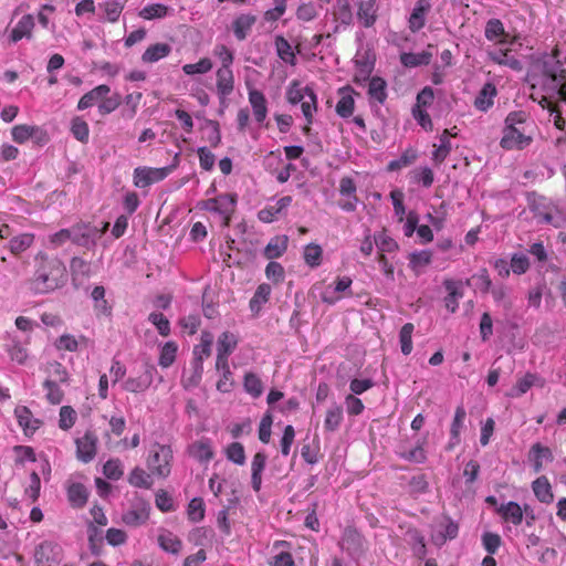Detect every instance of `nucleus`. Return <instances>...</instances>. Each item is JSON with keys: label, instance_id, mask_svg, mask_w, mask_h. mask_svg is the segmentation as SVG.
<instances>
[{"label": "nucleus", "instance_id": "nucleus-35", "mask_svg": "<svg viewBox=\"0 0 566 566\" xmlns=\"http://www.w3.org/2000/svg\"><path fill=\"white\" fill-rule=\"evenodd\" d=\"M256 22V17L254 14H240L232 22V30L234 36L239 41H243L247 39L249 31Z\"/></svg>", "mask_w": 566, "mask_h": 566}, {"label": "nucleus", "instance_id": "nucleus-9", "mask_svg": "<svg viewBox=\"0 0 566 566\" xmlns=\"http://www.w3.org/2000/svg\"><path fill=\"white\" fill-rule=\"evenodd\" d=\"M98 437L93 430H86L82 437L75 439L76 458L83 463L91 462L97 453Z\"/></svg>", "mask_w": 566, "mask_h": 566}, {"label": "nucleus", "instance_id": "nucleus-42", "mask_svg": "<svg viewBox=\"0 0 566 566\" xmlns=\"http://www.w3.org/2000/svg\"><path fill=\"white\" fill-rule=\"evenodd\" d=\"M275 49L277 56L286 64L295 66L297 63L296 54L292 49V45L283 35L275 36Z\"/></svg>", "mask_w": 566, "mask_h": 566}, {"label": "nucleus", "instance_id": "nucleus-51", "mask_svg": "<svg viewBox=\"0 0 566 566\" xmlns=\"http://www.w3.org/2000/svg\"><path fill=\"white\" fill-rule=\"evenodd\" d=\"M34 242L33 233H21L9 241V250L12 254L19 255L27 251Z\"/></svg>", "mask_w": 566, "mask_h": 566}, {"label": "nucleus", "instance_id": "nucleus-27", "mask_svg": "<svg viewBox=\"0 0 566 566\" xmlns=\"http://www.w3.org/2000/svg\"><path fill=\"white\" fill-rule=\"evenodd\" d=\"M333 18L337 25L334 32H338L339 27H349L353 22V12L348 0H336L333 9Z\"/></svg>", "mask_w": 566, "mask_h": 566}, {"label": "nucleus", "instance_id": "nucleus-10", "mask_svg": "<svg viewBox=\"0 0 566 566\" xmlns=\"http://www.w3.org/2000/svg\"><path fill=\"white\" fill-rule=\"evenodd\" d=\"M431 9V0H416L407 20L408 29L411 33H417L424 28Z\"/></svg>", "mask_w": 566, "mask_h": 566}, {"label": "nucleus", "instance_id": "nucleus-2", "mask_svg": "<svg viewBox=\"0 0 566 566\" xmlns=\"http://www.w3.org/2000/svg\"><path fill=\"white\" fill-rule=\"evenodd\" d=\"M34 264L33 276L27 282L32 293L48 294L65 284L66 268L57 256L39 251L34 256Z\"/></svg>", "mask_w": 566, "mask_h": 566}, {"label": "nucleus", "instance_id": "nucleus-33", "mask_svg": "<svg viewBox=\"0 0 566 566\" xmlns=\"http://www.w3.org/2000/svg\"><path fill=\"white\" fill-rule=\"evenodd\" d=\"M497 513L504 522L512 523L515 526L523 522V510L521 505L514 501L502 504L497 509Z\"/></svg>", "mask_w": 566, "mask_h": 566}, {"label": "nucleus", "instance_id": "nucleus-19", "mask_svg": "<svg viewBox=\"0 0 566 566\" xmlns=\"http://www.w3.org/2000/svg\"><path fill=\"white\" fill-rule=\"evenodd\" d=\"M454 129H457V127H453L452 129H444L439 137L440 145H433L436 149L432 153V161L436 166H440L449 156L452 149L449 137H455L458 135L457 132H453Z\"/></svg>", "mask_w": 566, "mask_h": 566}, {"label": "nucleus", "instance_id": "nucleus-36", "mask_svg": "<svg viewBox=\"0 0 566 566\" xmlns=\"http://www.w3.org/2000/svg\"><path fill=\"white\" fill-rule=\"evenodd\" d=\"M92 300L94 302V311L97 317H111L112 316V306L108 304L105 298V289L102 285H97L92 291Z\"/></svg>", "mask_w": 566, "mask_h": 566}, {"label": "nucleus", "instance_id": "nucleus-5", "mask_svg": "<svg viewBox=\"0 0 566 566\" xmlns=\"http://www.w3.org/2000/svg\"><path fill=\"white\" fill-rule=\"evenodd\" d=\"M109 223L105 222L102 228L91 223H77L72 227V242L91 249L96 241L107 231Z\"/></svg>", "mask_w": 566, "mask_h": 566}, {"label": "nucleus", "instance_id": "nucleus-12", "mask_svg": "<svg viewBox=\"0 0 566 566\" xmlns=\"http://www.w3.org/2000/svg\"><path fill=\"white\" fill-rule=\"evenodd\" d=\"M155 373L156 368L154 366H146L142 375L127 378L122 385L123 389L133 394L146 391L153 384Z\"/></svg>", "mask_w": 566, "mask_h": 566}, {"label": "nucleus", "instance_id": "nucleus-46", "mask_svg": "<svg viewBox=\"0 0 566 566\" xmlns=\"http://www.w3.org/2000/svg\"><path fill=\"white\" fill-rule=\"evenodd\" d=\"M343 418V407L340 405L334 403L326 411L324 419V429L329 432L338 430V428L342 424Z\"/></svg>", "mask_w": 566, "mask_h": 566}, {"label": "nucleus", "instance_id": "nucleus-22", "mask_svg": "<svg viewBox=\"0 0 566 566\" xmlns=\"http://www.w3.org/2000/svg\"><path fill=\"white\" fill-rule=\"evenodd\" d=\"M188 453L199 462H209L214 457L211 440L201 438L188 447Z\"/></svg>", "mask_w": 566, "mask_h": 566}, {"label": "nucleus", "instance_id": "nucleus-48", "mask_svg": "<svg viewBox=\"0 0 566 566\" xmlns=\"http://www.w3.org/2000/svg\"><path fill=\"white\" fill-rule=\"evenodd\" d=\"M151 473L146 472L144 469L136 467L134 468L128 475V483L132 486L140 488V489H150L153 486Z\"/></svg>", "mask_w": 566, "mask_h": 566}, {"label": "nucleus", "instance_id": "nucleus-60", "mask_svg": "<svg viewBox=\"0 0 566 566\" xmlns=\"http://www.w3.org/2000/svg\"><path fill=\"white\" fill-rule=\"evenodd\" d=\"M99 7L103 9L106 20L111 23L117 22L124 10V4L117 0L106 1L101 3Z\"/></svg>", "mask_w": 566, "mask_h": 566}, {"label": "nucleus", "instance_id": "nucleus-6", "mask_svg": "<svg viewBox=\"0 0 566 566\" xmlns=\"http://www.w3.org/2000/svg\"><path fill=\"white\" fill-rule=\"evenodd\" d=\"M237 203L235 195L222 193L216 198L207 199L200 202L202 209L217 212L223 218V226L228 227L231 220V214L234 211Z\"/></svg>", "mask_w": 566, "mask_h": 566}, {"label": "nucleus", "instance_id": "nucleus-31", "mask_svg": "<svg viewBox=\"0 0 566 566\" xmlns=\"http://www.w3.org/2000/svg\"><path fill=\"white\" fill-rule=\"evenodd\" d=\"M111 87L106 84H101L85 93L77 103L80 111L86 109L95 104H99L101 99L108 95Z\"/></svg>", "mask_w": 566, "mask_h": 566}, {"label": "nucleus", "instance_id": "nucleus-50", "mask_svg": "<svg viewBox=\"0 0 566 566\" xmlns=\"http://www.w3.org/2000/svg\"><path fill=\"white\" fill-rule=\"evenodd\" d=\"M67 497L72 506L83 507L88 497L87 489L81 483H73L67 489Z\"/></svg>", "mask_w": 566, "mask_h": 566}, {"label": "nucleus", "instance_id": "nucleus-55", "mask_svg": "<svg viewBox=\"0 0 566 566\" xmlns=\"http://www.w3.org/2000/svg\"><path fill=\"white\" fill-rule=\"evenodd\" d=\"M303 259H304V262L310 268L319 266L322 263V259H323V250H322L321 245H318L316 243L307 244L304 248Z\"/></svg>", "mask_w": 566, "mask_h": 566}, {"label": "nucleus", "instance_id": "nucleus-18", "mask_svg": "<svg viewBox=\"0 0 566 566\" xmlns=\"http://www.w3.org/2000/svg\"><path fill=\"white\" fill-rule=\"evenodd\" d=\"M489 59L499 64L507 66L514 71H521L523 69L522 62L512 54V50L506 49H494L488 52Z\"/></svg>", "mask_w": 566, "mask_h": 566}, {"label": "nucleus", "instance_id": "nucleus-38", "mask_svg": "<svg viewBox=\"0 0 566 566\" xmlns=\"http://www.w3.org/2000/svg\"><path fill=\"white\" fill-rule=\"evenodd\" d=\"M409 268L411 271L419 276L424 272V269L432 262V253L429 250H422L412 252L408 256Z\"/></svg>", "mask_w": 566, "mask_h": 566}, {"label": "nucleus", "instance_id": "nucleus-15", "mask_svg": "<svg viewBox=\"0 0 566 566\" xmlns=\"http://www.w3.org/2000/svg\"><path fill=\"white\" fill-rule=\"evenodd\" d=\"M405 542L410 546L412 554L418 559H423L427 555V545L423 534L413 526H407L403 533Z\"/></svg>", "mask_w": 566, "mask_h": 566}, {"label": "nucleus", "instance_id": "nucleus-28", "mask_svg": "<svg viewBox=\"0 0 566 566\" xmlns=\"http://www.w3.org/2000/svg\"><path fill=\"white\" fill-rule=\"evenodd\" d=\"M70 271L72 275V280L84 281L91 277L94 274V270L92 263L90 261L84 260L80 256H73L70 261Z\"/></svg>", "mask_w": 566, "mask_h": 566}, {"label": "nucleus", "instance_id": "nucleus-64", "mask_svg": "<svg viewBox=\"0 0 566 566\" xmlns=\"http://www.w3.org/2000/svg\"><path fill=\"white\" fill-rule=\"evenodd\" d=\"M226 457L229 461L243 465L245 463L244 447L240 442H232L226 449Z\"/></svg>", "mask_w": 566, "mask_h": 566}, {"label": "nucleus", "instance_id": "nucleus-7", "mask_svg": "<svg viewBox=\"0 0 566 566\" xmlns=\"http://www.w3.org/2000/svg\"><path fill=\"white\" fill-rule=\"evenodd\" d=\"M62 559L63 549L59 544L43 542L35 548V566H60Z\"/></svg>", "mask_w": 566, "mask_h": 566}, {"label": "nucleus", "instance_id": "nucleus-53", "mask_svg": "<svg viewBox=\"0 0 566 566\" xmlns=\"http://www.w3.org/2000/svg\"><path fill=\"white\" fill-rule=\"evenodd\" d=\"M149 517V512L146 509H133L128 510L122 515V521L124 524L133 527L140 526L147 522Z\"/></svg>", "mask_w": 566, "mask_h": 566}, {"label": "nucleus", "instance_id": "nucleus-49", "mask_svg": "<svg viewBox=\"0 0 566 566\" xmlns=\"http://www.w3.org/2000/svg\"><path fill=\"white\" fill-rule=\"evenodd\" d=\"M431 57L432 54L426 51L420 53L405 52L400 54V62L406 67H417L420 65H428Z\"/></svg>", "mask_w": 566, "mask_h": 566}, {"label": "nucleus", "instance_id": "nucleus-29", "mask_svg": "<svg viewBox=\"0 0 566 566\" xmlns=\"http://www.w3.org/2000/svg\"><path fill=\"white\" fill-rule=\"evenodd\" d=\"M217 91L220 96H228L234 88V75L231 67H219L216 72Z\"/></svg>", "mask_w": 566, "mask_h": 566}, {"label": "nucleus", "instance_id": "nucleus-30", "mask_svg": "<svg viewBox=\"0 0 566 566\" xmlns=\"http://www.w3.org/2000/svg\"><path fill=\"white\" fill-rule=\"evenodd\" d=\"M34 18L32 14L23 15L10 33V40L13 43L22 40L23 38L31 39L34 29Z\"/></svg>", "mask_w": 566, "mask_h": 566}, {"label": "nucleus", "instance_id": "nucleus-13", "mask_svg": "<svg viewBox=\"0 0 566 566\" xmlns=\"http://www.w3.org/2000/svg\"><path fill=\"white\" fill-rule=\"evenodd\" d=\"M339 193L343 197H348V200L339 202L340 209L347 212L356 210L358 197L356 195L357 187L355 180L349 176H344L339 180Z\"/></svg>", "mask_w": 566, "mask_h": 566}, {"label": "nucleus", "instance_id": "nucleus-8", "mask_svg": "<svg viewBox=\"0 0 566 566\" xmlns=\"http://www.w3.org/2000/svg\"><path fill=\"white\" fill-rule=\"evenodd\" d=\"M170 175V168L137 167L134 169L133 182L137 188H146L164 180Z\"/></svg>", "mask_w": 566, "mask_h": 566}, {"label": "nucleus", "instance_id": "nucleus-45", "mask_svg": "<svg viewBox=\"0 0 566 566\" xmlns=\"http://www.w3.org/2000/svg\"><path fill=\"white\" fill-rule=\"evenodd\" d=\"M368 96L369 98L377 101L379 104H384L386 102L387 83L382 77L373 76L369 78Z\"/></svg>", "mask_w": 566, "mask_h": 566}, {"label": "nucleus", "instance_id": "nucleus-43", "mask_svg": "<svg viewBox=\"0 0 566 566\" xmlns=\"http://www.w3.org/2000/svg\"><path fill=\"white\" fill-rule=\"evenodd\" d=\"M557 97H551V96H542L538 101V104L543 108H547L551 114H554V125L559 130H566V120L562 115V112L559 111L557 104H556Z\"/></svg>", "mask_w": 566, "mask_h": 566}, {"label": "nucleus", "instance_id": "nucleus-59", "mask_svg": "<svg viewBox=\"0 0 566 566\" xmlns=\"http://www.w3.org/2000/svg\"><path fill=\"white\" fill-rule=\"evenodd\" d=\"M169 8L163 3H153L139 11V17L145 20L160 19L167 15Z\"/></svg>", "mask_w": 566, "mask_h": 566}, {"label": "nucleus", "instance_id": "nucleus-56", "mask_svg": "<svg viewBox=\"0 0 566 566\" xmlns=\"http://www.w3.org/2000/svg\"><path fill=\"white\" fill-rule=\"evenodd\" d=\"M272 289L269 284L262 283L258 286L253 297L250 301V308L253 312H259L261 306L265 304L271 295Z\"/></svg>", "mask_w": 566, "mask_h": 566}, {"label": "nucleus", "instance_id": "nucleus-40", "mask_svg": "<svg viewBox=\"0 0 566 566\" xmlns=\"http://www.w3.org/2000/svg\"><path fill=\"white\" fill-rule=\"evenodd\" d=\"M287 244L289 238L286 235H276L265 245L263 254L268 260L277 259L285 253Z\"/></svg>", "mask_w": 566, "mask_h": 566}, {"label": "nucleus", "instance_id": "nucleus-44", "mask_svg": "<svg viewBox=\"0 0 566 566\" xmlns=\"http://www.w3.org/2000/svg\"><path fill=\"white\" fill-rule=\"evenodd\" d=\"M496 95V88L493 84L486 83L479 92L474 99V106L476 109L486 112L493 105V98Z\"/></svg>", "mask_w": 566, "mask_h": 566}, {"label": "nucleus", "instance_id": "nucleus-61", "mask_svg": "<svg viewBox=\"0 0 566 566\" xmlns=\"http://www.w3.org/2000/svg\"><path fill=\"white\" fill-rule=\"evenodd\" d=\"M143 98V94L140 92H133L128 95H126L124 103L125 108L123 109V116L132 119L135 117L137 113V108L140 104V101Z\"/></svg>", "mask_w": 566, "mask_h": 566}, {"label": "nucleus", "instance_id": "nucleus-11", "mask_svg": "<svg viewBox=\"0 0 566 566\" xmlns=\"http://www.w3.org/2000/svg\"><path fill=\"white\" fill-rule=\"evenodd\" d=\"M443 286L447 291V295L443 298L446 308L450 313H455L459 308V302L464 296L462 281L446 279Z\"/></svg>", "mask_w": 566, "mask_h": 566}, {"label": "nucleus", "instance_id": "nucleus-58", "mask_svg": "<svg viewBox=\"0 0 566 566\" xmlns=\"http://www.w3.org/2000/svg\"><path fill=\"white\" fill-rule=\"evenodd\" d=\"M238 345V338L230 332H223L217 342V352L231 355Z\"/></svg>", "mask_w": 566, "mask_h": 566}, {"label": "nucleus", "instance_id": "nucleus-26", "mask_svg": "<svg viewBox=\"0 0 566 566\" xmlns=\"http://www.w3.org/2000/svg\"><path fill=\"white\" fill-rule=\"evenodd\" d=\"M249 103L252 107L254 118L258 123H263L268 115V105L264 94L259 90L249 91Z\"/></svg>", "mask_w": 566, "mask_h": 566}, {"label": "nucleus", "instance_id": "nucleus-32", "mask_svg": "<svg viewBox=\"0 0 566 566\" xmlns=\"http://www.w3.org/2000/svg\"><path fill=\"white\" fill-rule=\"evenodd\" d=\"M268 457L264 452H256L251 461V484L255 492L261 490L262 473L266 465Z\"/></svg>", "mask_w": 566, "mask_h": 566}, {"label": "nucleus", "instance_id": "nucleus-20", "mask_svg": "<svg viewBox=\"0 0 566 566\" xmlns=\"http://www.w3.org/2000/svg\"><path fill=\"white\" fill-rule=\"evenodd\" d=\"M484 35L488 41L496 44H507L509 33L505 31L504 24L500 19H490L485 24Z\"/></svg>", "mask_w": 566, "mask_h": 566}, {"label": "nucleus", "instance_id": "nucleus-34", "mask_svg": "<svg viewBox=\"0 0 566 566\" xmlns=\"http://www.w3.org/2000/svg\"><path fill=\"white\" fill-rule=\"evenodd\" d=\"M532 490L539 502L551 504L554 501L552 485L545 475H541L532 482Z\"/></svg>", "mask_w": 566, "mask_h": 566}, {"label": "nucleus", "instance_id": "nucleus-25", "mask_svg": "<svg viewBox=\"0 0 566 566\" xmlns=\"http://www.w3.org/2000/svg\"><path fill=\"white\" fill-rule=\"evenodd\" d=\"M273 549L279 551L270 560V566H295L294 558L291 554V543L286 541H275Z\"/></svg>", "mask_w": 566, "mask_h": 566}, {"label": "nucleus", "instance_id": "nucleus-41", "mask_svg": "<svg viewBox=\"0 0 566 566\" xmlns=\"http://www.w3.org/2000/svg\"><path fill=\"white\" fill-rule=\"evenodd\" d=\"M530 458L533 460V469L535 473H539L542 471L544 459L547 461L554 460L551 449L538 442L532 446L530 450Z\"/></svg>", "mask_w": 566, "mask_h": 566}, {"label": "nucleus", "instance_id": "nucleus-47", "mask_svg": "<svg viewBox=\"0 0 566 566\" xmlns=\"http://www.w3.org/2000/svg\"><path fill=\"white\" fill-rule=\"evenodd\" d=\"M314 90L310 86H302L298 81H292L286 90V99L290 104L296 105L310 96Z\"/></svg>", "mask_w": 566, "mask_h": 566}, {"label": "nucleus", "instance_id": "nucleus-1", "mask_svg": "<svg viewBox=\"0 0 566 566\" xmlns=\"http://www.w3.org/2000/svg\"><path fill=\"white\" fill-rule=\"evenodd\" d=\"M533 87L538 86L546 94L555 97L566 84V53L555 45L549 53H543L533 63Z\"/></svg>", "mask_w": 566, "mask_h": 566}, {"label": "nucleus", "instance_id": "nucleus-63", "mask_svg": "<svg viewBox=\"0 0 566 566\" xmlns=\"http://www.w3.org/2000/svg\"><path fill=\"white\" fill-rule=\"evenodd\" d=\"M415 326L412 323H406L399 333V342L403 355H409L412 350V333Z\"/></svg>", "mask_w": 566, "mask_h": 566}, {"label": "nucleus", "instance_id": "nucleus-21", "mask_svg": "<svg viewBox=\"0 0 566 566\" xmlns=\"http://www.w3.org/2000/svg\"><path fill=\"white\" fill-rule=\"evenodd\" d=\"M292 202V197L285 196L280 198L275 205L265 206L258 212V218L261 222L271 223L277 219L279 214L282 213Z\"/></svg>", "mask_w": 566, "mask_h": 566}, {"label": "nucleus", "instance_id": "nucleus-52", "mask_svg": "<svg viewBox=\"0 0 566 566\" xmlns=\"http://www.w3.org/2000/svg\"><path fill=\"white\" fill-rule=\"evenodd\" d=\"M378 7L366 1L359 3L357 17L365 28H370L377 20Z\"/></svg>", "mask_w": 566, "mask_h": 566}, {"label": "nucleus", "instance_id": "nucleus-24", "mask_svg": "<svg viewBox=\"0 0 566 566\" xmlns=\"http://www.w3.org/2000/svg\"><path fill=\"white\" fill-rule=\"evenodd\" d=\"M213 343V336L210 332L203 331L200 336V343L193 347L192 365L203 366V360L211 355V346Z\"/></svg>", "mask_w": 566, "mask_h": 566}, {"label": "nucleus", "instance_id": "nucleus-62", "mask_svg": "<svg viewBox=\"0 0 566 566\" xmlns=\"http://www.w3.org/2000/svg\"><path fill=\"white\" fill-rule=\"evenodd\" d=\"M212 61L209 57H202L197 63H189L182 66L187 75L206 74L212 70Z\"/></svg>", "mask_w": 566, "mask_h": 566}, {"label": "nucleus", "instance_id": "nucleus-4", "mask_svg": "<svg viewBox=\"0 0 566 566\" xmlns=\"http://www.w3.org/2000/svg\"><path fill=\"white\" fill-rule=\"evenodd\" d=\"M174 461V451L170 446L155 442L151 444L146 464L155 476L166 479L170 475Z\"/></svg>", "mask_w": 566, "mask_h": 566}, {"label": "nucleus", "instance_id": "nucleus-57", "mask_svg": "<svg viewBox=\"0 0 566 566\" xmlns=\"http://www.w3.org/2000/svg\"><path fill=\"white\" fill-rule=\"evenodd\" d=\"M245 391L254 398H258L263 392V384L260 377L254 373H247L243 379Z\"/></svg>", "mask_w": 566, "mask_h": 566}, {"label": "nucleus", "instance_id": "nucleus-37", "mask_svg": "<svg viewBox=\"0 0 566 566\" xmlns=\"http://www.w3.org/2000/svg\"><path fill=\"white\" fill-rule=\"evenodd\" d=\"M467 418V411L462 405L455 408L454 417L450 428V442L449 449H452L454 446L460 443V433L464 426V420Z\"/></svg>", "mask_w": 566, "mask_h": 566}, {"label": "nucleus", "instance_id": "nucleus-17", "mask_svg": "<svg viewBox=\"0 0 566 566\" xmlns=\"http://www.w3.org/2000/svg\"><path fill=\"white\" fill-rule=\"evenodd\" d=\"M355 91L349 86L338 88L339 99L336 104L335 112L342 118H348L355 111Z\"/></svg>", "mask_w": 566, "mask_h": 566}, {"label": "nucleus", "instance_id": "nucleus-54", "mask_svg": "<svg viewBox=\"0 0 566 566\" xmlns=\"http://www.w3.org/2000/svg\"><path fill=\"white\" fill-rule=\"evenodd\" d=\"M159 546L168 553L178 554L181 551L182 543L178 536L171 532H165L158 536Z\"/></svg>", "mask_w": 566, "mask_h": 566}, {"label": "nucleus", "instance_id": "nucleus-39", "mask_svg": "<svg viewBox=\"0 0 566 566\" xmlns=\"http://www.w3.org/2000/svg\"><path fill=\"white\" fill-rule=\"evenodd\" d=\"M171 46L167 43H155L149 45L142 55L143 63L153 64L168 56Z\"/></svg>", "mask_w": 566, "mask_h": 566}, {"label": "nucleus", "instance_id": "nucleus-14", "mask_svg": "<svg viewBox=\"0 0 566 566\" xmlns=\"http://www.w3.org/2000/svg\"><path fill=\"white\" fill-rule=\"evenodd\" d=\"M458 524L444 517L436 524L431 533V541L437 546H442L448 539H453L458 535Z\"/></svg>", "mask_w": 566, "mask_h": 566}, {"label": "nucleus", "instance_id": "nucleus-23", "mask_svg": "<svg viewBox=\"0 0 566 566\" xmlns=\"http://www.w3.org/2000/svg\"><path fill=\"white\" fill-rule=\"evenodd\" d=\"M14 415L25 436H32L39 429L41 422L33 418V415L28 407L18 406L14 409Z\"/></svg>", "mask_w": 566, "mask_h": 566}, {"label": "nucleus", "instance_id": "nucleus-16", "mask_svg": "<svg viewBox=\"0 0 566 566\" xmlns=\"http://www.w3.org/2000/svg\"><path fill=\"white\" fill-rule=\"evenodd\" d=\"M11 136L13 140L19 144H23L31 137H36L41 143H46L49 140L46 133L42 128L25 124L12 127Z\"/></svg>", "mask_w": 566, "mask_h": 566}, {"label": "nucleus", "instance_id": "nucleus-3", "mask_svg": "<svg viewBox=\"0 0 566 566\" xmlns=\"http://www.w3.org/2000/svg\"><path fill=\"white\" fill-rule=\"evenodd\" d=\"M533 143V123L523 111L507 114L500 146L505 150H523Z\"/></svg>", "mask_w": 566, "mask_h": 566}]
</instances>
